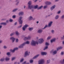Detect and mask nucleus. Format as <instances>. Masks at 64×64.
Here are the masks:
<instances>
[{
    "label": "nucleus",
    "mask_w": 64,
    "mask_h": 64,
    "mask_svg": "<svg viewBox=\"0 0 64 64\" xmlns=\"http://www.w3.org/2000/svg\"><path fill=\"white\" fill-rule=\"evenodd\" d=\"M36 44H38V42H35L34 41L32 40L31 43L30 44L32 46H35Z\"/></svg>",
    "instance_id": "3"
},
{
    "label": "nucleus",
    "mask_w": 64,
    "mask_h": 64,
    "mask_svg": "<svg viewBox=\"0 0 64 64\" xmlns=\"http://www.w3.org/2000/svg\"><path fill=\"white\" fill-rule=\"evenodd\" d=\"M22 64H29V62H28L26 63V61H25L22 63Z\"/></svg>",
    "instance_id": "38"
},
{
    "label": "nucleus",
    "mask_w": 64,
    "mask_h": 64,
    "mask_svg": "<svg viewBox=\"0 0 64 64\" xmlns=\"http://www.w3.org/2000/svg\"><path fill=\"white\" fill-rule=\"evenodd\" d=\"M12 18L14 19L16 18V15H14L12 16Z\"/></svg>",
    "instance_id": "53"
},
{
    "label": "nucleus",
    "mask_w": 64,
    "mask_h": 64,
    "mask_svg": "<svg viewBox=\"0 0 64 64\" xmlns=\"http://www.w3.org/2000/svg\"><path fill=\"white\" fill-rule=\"evenodd\" d=\"M17 24V22H16L14 23V25H16Z\"/></svg>",
    "instance_id": "59"
},
{
    "label": "nucleus",
    "mask_w": 64,
    "mask_h": 64,
    "mask_svg": "<svg viewBox=\"0 0 64 64\" xmlns=\"http://www.w3.org/2000/svg\"><path fill=\"white\" fill-rule=\"evenodd\" d=\"M48 46H46L44 48V50H46V49H48Z\"/></svg>",
    "instance_id": "37"
},
{
    "label": "nucleus",
    "mask_w": 64,
    "mask_h": 64,
    "mask_svg": "<svg viewBox=\"0 0 64 64\" xmlns=\"http://www.w3.org/2000/svg\"><path fill=\"white\" fill-rule=\"evenodd\" d=\"M56 7L55 5H54L52 6L50 8V10L51 11H53V10H54Z\"/></svg>",
    "instance_id": "10"
},
{
    "label": "nucleus",
    "mask_w": 64,
    "mask_h": 64,
    "mask_svg": "<svg viewBox=\"0 0 64 64\" xmlns=\"http://www.w3.org/2000/svg\"><path fill=\"white\" fill-rule=\"evenodd\" d=\"M62 48H63V47H62V46L58 48H57V50L58 51L59 50H61V49H62Z\"/></svg>",
    "instance_id": "29"
},
{
    "label": "nucleus",
    "mask_w": 64,
    "mask_h": 64,
    "mask_svg": "<svg viewBox=\"0 0 64 64\" xmlns=\"http://www.w3.org/2000/svg\"><path fill=\"white\" fill-rule=\"evenodd\" d=\"M16 58L15 57L12 58V61H14V60Z\"/></svg>",
    "instance_id": "42"
},
{
    "label": "nucleus",
    "mask_w": 64,
    "mask_h": 64,
    "mask_svg": "<svg viewBox=\"0 0 64 64\" xmlns=\"http://www.w3.org/2000/svg\"><path fill=\"white\" fill-rule=\"evenodd\" d=\"M45 45L46 46H49V45H50V44L48 42H46L45 44Z\"/></svg>",
    "instance_id": "33"
},
{
    "label": "nucleus",
    "mask_w": 64,
    "mask_h": 64,
    "mask_svg": "<svg viewBox=\"0 0 64 64\" xmlns=\"http://www.w3.org/2000/svg\"><path fill=\"white\" fill-rule=\"evenodd\" d=\"M4 58H1L0 60V61H1V62H3V61H4Z\"/></svg>",
    "instance_id": "34"
},
{
    "label": "nucleus",
    "mask_w": 64,
    "mask_h": 64,
    "mask_svg": "<svg viewBox=\"0 0 64 64\" xmlns=\"http://www.w3.org/2000/svg\"><path fill=\"white\" fill-rule=\"evenodd\" d=\"M59 15H57L55 16V19L56 20H57V19H59Z\"/></svg>",
    "instance_id": "24"
},
{
    "label": "nucleus",
    "mask_w": 64,
    "mask_h": 64,
    "mask_svg": "<svg viewBox=\"0 0 64 64\" xmlns=\"http://www.w3.org/2000/svg\"><path fill=\"white\" fill-rule=\"evenodd\" d=\"M2 28V26L0 25V31H1V29Z\"/></svg>",
    "instance_id": "56"
},
{
    "label": "nucleus",
    "mask_w": 64,
    "mask_h": 64,
    "mask_svg": "<svg viewBox=\"0 0 64 64\" xmlns=\"http://www.w3.org/2000/svg\"><path fill=\"white\" fill-rule=\"evenodd\" d=\"M6 23H9V20H7L6 21Z\"/></svg>",
    "instance_id": "58"
},
{
    "label": "nucleus",
    "mask_w": 64,
    "mask_h": 64,
    "mask_svg": "<svg viewBox=\"0 0 64 64\" xmlns=\"http://www.w3.org/2000/svg\"><path fill=\"white\" fill-rule=\"evenodd\" d=\"M24 45H25L26 44H30V42L29 41H27L25 42L24 43Z\"/></svg>",
    "instance_id": "26"
},
{
    "label": "nucleus",
    "mask_w": 64,
    "mask_h": 64,
    "mask_svg": "<svg viewBox=\"0 0 64 64\" xmlns=\"http://www.w3.org/2000/svg\"><path fill=\"white\" fill-rule=\"evenodd\" d=\"M18 48H14L13 50L11 49L10 50V51L12 53H14L16 50H18Z\"/></svg>",
    "instance_id": "6"
},
{
    "label": "nucleus",
    "mask_w": 64,
    "mask_h": 64,
    "mask_svg": "<svg viewBox=\"0 0 64 64\" xmlns=\"http://www.w3.org/2000/svg\"><path fill=\"white\" fill-rule=\"evenodd\" d=\"M24 40H28L27 37H24Z\"/></svg>",
    "instance_id": "49"
},
{
    "label": "nucleus",
    "mask_w": 64,
    "mask_h": 64,
    "mask_svg": "<svg viewBox=\"0 0 64 64\" xmlns=\"http://www.w3.org/2000/svg\"><path fill=\"white\" fill-rule=\"evenodd\" d=\"M42 32H43V30H42L41 29L38 30L37 31V32L38 33H41Z\"/></svg>",
    "instance_id": "18"
},
{
    "label": "nucleus",
    "mask_w": 64,
    "mask_h": 64,
    "mask_svg": "<svg viewBox=\"0 0 64 64\" xmlns=\"http://www.w3.org/2000/svg\"><path fill=\"white\" fill-rule=\"evenodd\" d=\"M57 50H54L53 55H56V54H57Z\"/></svg>",
    "instance_id": "28"
},
{
    "label": "nucleus",
    "mask_w": 64,
    "mask_h": 64,
    "mask_svg": "<svg viewBox=\"0 0 64 64\" xmlns=\"http://www.w3.org/2000/svg\"><path fill=\"white\" fill-rule=\"evenodd\" d=\"M15 34L16 36H19L20 33L18 31H16L15 32Z\"/></svg>",
    "instance_id": "20"
},
{
    "label": "nucleus",
    "mask_w": 64,
    "mask_h": 64,
    "mask_svg": "<svg viewBox=\"0 0 64 64\" xmlns=\"http://www.w3.org/2000/svg\"><path fill=\"white\" fill-rule=\"evenodd\" d=\"M51 33L52 34H54L55 33V31L54 30H51Z\"/></svg>",
    "instance_id": "30"
},
{
    "label": "nucleus",
    "mask_w": 64,
    "mask_h": 64,
    "mask_svg": "<svg viewBox=\"0 0 64 64\" xmlns=\"http://www.w3.org/2000/svg\"><path fill=\"white\" fill-rule=\"evenodd\" d=\"M3 48H4V49H6L7 48V46H3Z\"/></svg>",
    "instance_id": "46"
},
{
    "label": "nucleus",
    "mask_w": 64,
    "mask_h": 64,
    "mask_svg": "<svg viewBox=\"0 0 64 64\" xmlns=\"http://www.w3.org/2000/svg\"><path fill=\"white\" fill-rule=\"evenodd\" d=\"M51 38H52V36H48L47 38V40H49V39H50Z\"/></svg>",
    "instance_id": "41"
},
{
    "label": "nucleus",
    "mask_w": 64,
    "mask_h": 64,
    "mask_svg": "<svg viewBox=\"0 0 64 64\" xmlns=\"http://www.w3.org/2000/svg\"><path fill=\"white\" fill-rule=\"evenodd\" d=\"M10 58L7 56L5 58V60L6 61H9L10 60Z\"/></svg>",
    "instance_id": "19"
},
{
    "label": "nucleus",
    "mask_w": 64,
    "mask_h": 64,
    "mask_svg": "<svg viewBox=\"0 0 64 64\" xmlns=\"http://www.w3.org/2000/svg\"><path fill=\"white\" fill-rule=\"evenodd\" d=\"M15 2L16 3V6H18V4L19 3V1L18 0H16L15 1Z\"/></svg>",
    "instance_id": "21"
},
{
    "label": "nucleus",
    "mask_w": 64,
    "mask_h": 64,
    "mask_svg": "<svg viewBox=\"0 0 64 64\" xmlns=\"http://www.w3.org/2000/svg\"><path fill=\"white\" fill-rule=\"evenodd\" d=\"M13 20L11 19H10V20H9V21L10 22H13Z\"/></svg>",
    "instance_id": "51"
},
{
    "label": "nucleus",
    "mask_w": 64,
    "mask_h": 64,
    "mask_svg": "<svg viewBox=\"0 0 64 64\" xmlns=\"http://www.w3.org/2000/svg\"><path fill=\"white\" fill-rule=\"evenodd\" d=\"M10 40H11L12 43H14L15 40V38L14 36H12L10 38Z\"/></svg>",
    "instance_id": "5"
},
{
    "label": "nucleus",
    "mask_w": 64,
    "mask_h": 64,
    "mask_svg": "<svg viewBox=\"0 0 64 64\" xmlns=\"http://www.w3.org/2000/svg\"><path fill=\"white\" fill-rule=\"evenodd\" d=\"M33 29V28H28V30L30 31H32Z\"/></svg>",
    "instance_id": "31"
},
{
    "label": "nucleus",
    "mask_w": 64,
    "mask_h": 64,
    "mask_svg": "<svg viewBox=\"0 0 64 64\" xmlns=\"http://www.w3.org/2000/svg\"><path fill=\"white\" fill-rule=\"evenodd\" d=\"M61 18L62 19H63L64 18V15H62L61 17Z\"/></svg>",
    "instance_id": "44"
},
{
    "label": "nucleus",
    "mask_w": 64,
    "mask_h": 64,
    "mask_svg": "<svg viewBox=\"0 0 64 64\" xmlns=\"http://www.w3.org/2000/svg\"><path fill=\"white\" fill-rule=\"evenodd\" d=\"M18 10V8H15L12 11V12H16V11H17Z\"/></svg>",
    "instance_id": "25"
},
{
    "label": "nucleus",
    "mask_w": 64,
    "mask_h": 64,
    "mask_svg": "<svg viewBox=\"0 0 64 64\" xmlns=\"http://www.w3.org/2000/svg\"><path fill=\"white\" fill-rule=\"evenodd\" d=\"M23 18V17L20 16L19 18V19L18 20V22L19 24L21 25L19 26L18 28H20L22 27V24H23V20H22Z\"/></svg>",
    "instance_id": "1"
},
{
    "label": "nucleus",
    "mask_w": 64,
    "mask_h": 64,
    "mask_svg": "<svg viewBox=\"0 0 64 64\" xmlns=\"http://www.w3.org/2000/svg\"><path fill=\"white\" fill-rule=\"evenodd\" d=\"M29 54L28 53V51H26L24 53V57H26L27 56H29Z\"/></svg>",
    "instance_id": "9"
},
{
    "label": "nucleus",
    "mask_w": 64,
    "mask_h": 64,
    "mask_svg": "<svg viewBox=\"0 0 64 64\" xmlns=\"http://www.w3.org/2000/svg\"><path fill=\"white\" fill-rule=\"evenodd\" d=\"M18 15L19 16H23L24 15V12H19L18 13Z\"/></svg>",
    "instance_id": "15"
},
{
    "label": "nucleus",
    "mask_w": 64,
    "mask_h": 64,
    "mask_svg": "<svg viewBox=\"0 0 64 64\" xmlns=\"http://www.w3.org/2000/svg\"><path fill=\"white\" fill-rule=\"evenodd\" d=\"M61 12V11H58L57 12V13L58 14H60V13Z\"/></svg>",
    "instance_id": "55"
},
{
    "label": "nucleus",
    "mask_w": 64,
    "mask_h": 64,
    "mask_svg": "<svg viewBox=\"0 0 64 64\" xmlns=\"http://www.w3.org/2000/svg\"><path fill=\"white\" fill-rule=\"evenodd\" d=\"M50 60H47V63L48 64L49 63H50Z\"/></svg>",
    "instance_id": "36"
},
{
    "label": "nucleus",
    "mask_w": 64,
    "mask_h": 64,
    "mask_svg": "<svg viewBox=\"0 0 64 64\" xmlns=\"http://www.w3.org/2000/svg\"><path fill=\"white\" fill-rule=\"evenodd\" d=\"M33 62V60H30V63H32Z\"/></svg>",
    "instance_id": "39"
},
{
    "label": "nucleus",
    "mask_w": 64,
    "mask_h": 64,
    "mask_svg": "<svg viewBox=\"0 0 64 64\" xmlns=\"http://www.w3.org/2000/svg\"><path fill=\"white\" fill-rule=\"evenodd\" d=\"M14 35V33H12L10 34V36H13V35Z\"/></svg>",
    "instance_id": "47"
},
{
    "label": "nucleus",
    "mask_w": 64,
    "mask_h": 64,
    "mask_svg": "<svg viewBox=\"0 0 64 64\" xmlns=\"http://www.w3.org/2000/svg\"><path fill=\"white\" fill-rule=\"evenodd\" d=\"M6 19L5 18H4V19H2V21H5V20H6Z\"/></svg>",
    "instance_id": "57"
},
{
    "label": "nucleus",
    "mask_w": 64,
    "mask_h": 64,
    "mask_svg": "<svg viewBox=\"0 0 64 64\" xmlns=\"http://www.w3.org/2000/svg\"><path fill=\"white\" fill-rule=\"evenodd\" d=\"M43 41H44L43 39L42 38L39 39L38 40V42L40 44H42L43 42Z\"/></svg>",
    "instance_id": "13"
},
{
    "label": "nucleus",
    "mask_w": 64,
    "mask_h": 64,
    "mask_svg": "<svg viewBox=\"0 0 64 64\" xmlns=\"http://www.w3.org/2000/svg\"><path fill=\"white\" fill-rule=\"evenodd\" d=\"M25 44L24 43H23L22 44H20V46H18V48H23V47L25 46Z\"/></svg>",
    "instance_id": "11"
},
{
    "label": "nucleus",
    "mask_w": 64,
    "mask_h": 64,
    "mask_svg": "<svg viewBox=\"0 0 64 64\" xmlns=\"http://www.w3.org/2000/svg\"><path fill=\"white\" fill-rule=\"evenodd\" d=\"M38 5H36L34 6L33 5L32 7L31 8H30V10H31L32 12H33V11H34V9H33L34 8L35 9H38Z\"/></svg>",
    "instance_id": "4"
},
{
    "label": "nucleus",
    "mask_w": 64,
    "mask_h": 64,
    "mask_svg": "<svg viewBox=\"0 0 64 64\" xmlns=\"http://www.w3.org/2000/svg\"><path fill=\"white\" fill-rule=\"evenodd\" d=\"M38 0H35L34 1V3H36V2H37V1H38Z\"/></svg>",
    "instance_id": "60"
},
{
    "label": "nucleus",
    "mask_w": 64,
    "mask_h": 64,
    "mask_svg": "<svg viewBox=\"0 0 64 64\" xmlns=\"http://www.w3.org/2000/svg\"><path fill=\"white\" fill-rule=\"evenodd\" d=\"M2 40H0V44L2 43Z\"/></svg>",
    "instance_id": "62"
},
{
    "label": "nucleus",
    "mask_w": 64,
    "mask_h": 64,
    "mask_svg": "<svg viewBox=\"0 0 64 64\" xmlns=\"http://www.w3.org/2000/svg\"><path fill=\"white\" fill-rule=\"evenodd\" d=\"M43 7L42 6H40L39 8H38V10H40V9H41Z\"/></svg>",
    "instance_id": "32"
},
{
    "label": "nucleus",
    "mask_w": 64,
    "mask_h": 64,
    "mask_svg": "<svg viewBox=\"0 0 64 64\" xmlns=\"http://www.w3.org/2000/svg\"><path fill=\"white\" fill-rule=\"evenodd\" d=\"M64 54V52H61L60 53L61 55H63Z\"/></svg>",
    "instance_id": "45"
},
{
    "label": "nucleus",
    "mask_w": 64,
    "mask_h": 64,
    "mask_svg": "<svg viewBox=\"0 0 64 64\" xmlns=\"http://www.w3.org/2000/svg\"><path fill=\"white\" fill-rule=\"evenodd\" d=\"M28 38V40H30L31 38V37L30 36H28V37H27Z\"/></svg>",
    "instance_id": "50"
},
{
    "label": "nucleus",
    "mask_w": 64,
    "mask_h": 64,
    "mask_svg": "<svg viewBox=\"0 0 64 64\" xmlns=\"http://www.w3.org/2000/svg\"><path fill=\"white\" fill-rule=\"evenodd\" d=\"M47 8V6H44V9H46V8Z\"/></svg>",
    "instance_id": "54"
},
{
    "label": "nucleus",
    "mask_w": 64,
    "mask_h": 64,
    "mask_svg": "<svg viewBox=\"0 0 64 64\" xmlns=\"http://www.w3.org/2000/svg\"><path fill=\"white\" fill-rule=\"evenodd\" d=\"M45 4H46V5H51L52 4V3H51V2H45Z\"/></svg>",
    "instance_id": "16"
},
{
    "label": "nucleus",
    "mask_w": 64,
    "mask_h": 64,
    "mask_svg": "<svg viewBox=\"0 0 64 64\" xmlns=\"http://www.w3.org/2000/svg\"><path fill=\"white\" fill-rule=\"evenodd\" d=\"M24 60V59L22 58L20 61V62H22Z\"/></svg>",
    "instance_id": "52"
},
{
    "label": "nucleus",
    "mask_w": 64,
    "mask_h": 64,
    "mask_svg": "<svg viewBox=\"0 0 64 64\" xmlns=\"http://www.w3.org/2000/svg\"><path fill=\"white\" fill-rule=\"evenodd\" d=\"M62 44H63V45H64V40L62 41Z\"/></svg>",
    "instance_id": "61"
},
{
    "label": "nucleus",
    "mask_w": 64,
    "mask_h": 64,
    "mask_svg": "<svg viewBox=\"0 0 64 64\" xmlns=\"http://www.w3.org/2000/svg\"><path fill=\"white\" fill-rule=\"evenodd\" d=\"M47 27V25H46L44 27V28H42V29H46V28Z\"/></svg>",
    "instance_id": "43"
},
{
    "label": "nucleus",
    "mask_w": 64,
    "mask_h": 64,
    "mask_svg": "<svg viewBox=\"0 0 64 64\" xmlns=\"http://www.w3.org/2000/svg\"><path fill=\"white\" fill-rule=\"evenodd\" d=\"M59 0H55L54 1L55 2H58Z\"/></svg>",
    "instance_id": "63"
},
{
    "label": "nucleus",
    "mask_w": 64,
    "mask_h": 64,
    "mask_svg": "<svg viewBox=\"0 0 64 64\" xmlns=\"http://www.w3.org/2000/svg\"><path fill=\"white\" fill-rule=\"evenodd\" d=\"M6 54L8 56H9V55H10V52H7Z\"/></svg>",
    "instance_id": "35"
},
{
    "label": "nucleus",
    "mask_w": 64,
    "mask_h": 64,
    "mask_svg": "<svg viewBox=\"0 0 64 64\" xmlns=\"http://www.w3.org/2000/svg\"><path fill=\"white\" fill-rule=\"evenodd\" d=\"M17 64V62H15L14 63V64Z\"/></svg>",
    "instance_id": "64"
},
{
    "label": "nucleus",
    "mask_w": 64,
    "mask_h": 64,
    "mask_svg": "<svg viewBox=\"0 0 64 64\" xmlns=\"http://www.w3.org/2000/svg\"><path fill=\"white\" fill-rule=\"evenodd\" d=\"M28 26H29L27 25H24L22 28V29L23 31H25L27 27H28Z\"/></svg>",
    "instance_id": "8"
},
{
    "label": "nucleus",
    "mask_w": 64,
    "mask_h": 64,
    "mask_svg": "<svg viewBox=\"0 0 64 64\" xmlns=\"http://www.w3.org/2000/svg\"><path fill=\"white\" fill-rule=\"evenodd\" d=\"M54 51V50H52L50 52V53L51 54H52V55L53 54V52Z\"/></svg>",
    "instance_id": "40"
},
{
    "label": "nucleus",
    "mask_w": 64,
    "mask_h": 64,
    "mask_svg": "<svg viewBox=\"0 0 64 64\" xmlns=\"http://www.w3.org/2000/svg\"><path fill=\"white\" fill-rule=\"evenodd\" d=\"M56 40V38H54L53 39H52V40H50V43H52L53 42H55V41Z\"/></svg>",
    "instance_id": "14"
},
{
    "label": "nucleus",
    "mask_w": 64,
    "mask_h": 64,
    "mask_svg": "<svg viewBox=\"0 0 64 64\" xmlns=\"http://www.w3.org/2000/svg\"><path fill=\"white\" fill-rule=\"evenodd\" d=\"M0 25H3L4 26H6L7 25V23L6 22H1L0 23Z\"/></svg>",
    "instance_id": "22"
},
{
    "label": "nucleus",
    "mask_w": 64,
    "mask_h": 64,
    "mask_svg": "<svg viewBox=\"0 0 64 64\" xmlns=\"http://www.w3.org/2000/svg\"><path fill=\"white\" fill-rule=\"evenodd\" d=\"M45 61H44V60L43 59L41 60H40L38 61V64H43L44 63V62Z\"/></svg>",
    "instance_id": "7"
},
{
    "label": "nucleus",
    "mask_w": 64,
    "mask_h": 64,
    "mask_svg": "<svg viewBox=\"0 0 64 64\" xmlns=\"http://www.w3.org/2000/svg\"><path fill=\"white\" fill-rule=\"evenodd\" d=\"M39 55H40L39 54H38L36 55L32 58V59H36V58H38V57L39 56Z\"/></svg>",
    "instance_id": "17"
},
{
    "label": "nucleus",
    "mask_w": 64,
    "mask_h": 64,
    "mask_svg": "<svg viewBox=\"0 0 64 64\" xmlns=\"http://www.w3.org/2000/svg\"><path fill=\"white\" fill-rule=\"evenodd\" d=\"M32 20L33 17L31 16H30L28 18V20H29V21H31V20Z\"/></svg>",
    "instance_id": "27"
},
{
    "label": "nucleus",
    "mask_w": 64,
    "mask_h": 64,
    "mask_svg": "<svg viewBox=\"0 0 64 64\" xmlns=\"http://www.w3.org/2000/svg\"><path fill=\"white\" fill-rule=\"evenodd\" d=\"M41 54L42 55V56L46 55L47 54V53L45 52H41Z\"/></svg>",
    "instance_id": "23"
},
{
    "label": "nucleus",
    "mask_w": 64,
    "mask_h": 64,
    "mask_svg": "<svg viewBox=\"0 0 64 64\" xmlns=\"http://www.w3.org/2000/svg\"><path fill=\"white\" fill-rule=\"evenodd\" d=\"M28 9H31L32 7H33V5H31L32 4V2L31 1H29L28 3Z\"/></svg>",
    "instance_id": "2"
},
{
    "label": "nucleus",
    "mask_w": 64,
    "mask_h": 64,
    "mask_svg": "<svg viewBox=\"0 0 64 64\" xmlns=\"http://www.w3.org/2000/svg\"><path fill=\"white\" fill-rule=\"evenodd\" d=\"M53 23L52 21H51L49 22L48 24V27H51L52 26V24Z\"/></svg>",
    "instance_id": "12"
},
{
    "label": "nucleus",
    "mask_w": 64,
    "mask_h": 64,
    "mask_svg": "<svg viewBox=\"0 0 64 64\" xmlns=\"http://www.w3.org/2000/svg\"><path fill=\"white\" fill-rule=\"evenodd\" d=\"M19 41V40H18V39L16 38V43H18V41Z\"/></svg>",
    "instance_id": "48"
}]
</instances>
